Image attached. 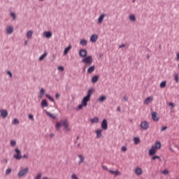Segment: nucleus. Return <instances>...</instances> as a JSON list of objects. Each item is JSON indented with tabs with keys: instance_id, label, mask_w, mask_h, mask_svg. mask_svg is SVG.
Here are the masks:
<instances>
[{
	"instance_id": "f257e3e1",
	"label": "nucleus",
	"mask_w": 179,
	"mask_h": 179,
	"mask_svg": "<svg viewBox=\"0 0 179 179\" xmlns=\"http://www.w3.org/2000/svg\"><path fill=\"white\" fill-rule=\"evenodd\" d=\"M61 127H64V130L66 132H69V131H71V127H69V121H68L67 119H63L60 120L59 122H57L55 125L57 131H59V128H61Z\"/></svg>"
},
{
	"instance_id": "f03ea898",
	"label": "nucleus",
	"mask_w": 179,
	"mask_h": 179,
	"mask_svg": "<svg viewBox=\"0 0 179 179\" xmlns=\"http://www.w3.org/2000/svg\"><path fill=\"white\" fill-rule=\"evenodd\" d=\"M92 94H93V90L90 89L87 91V96L83 99V100L81 101V104H80L78 106V110H82V108H83V107H87V102L90 101V97H92Z\"/></svg>"
},
{
	"instance_id": "7ed1b4c3",
	"label": "nucleus",
	"mask_w": 179,
	"mask_h": 179,
	"mask_svg": "<svg viewBox=\"0 0 179 179\" xmlns=\"http://www.w3.org/2000/svg\"><path fill=\"white\" fill-rule=\"evenodd\" d=\"M28 173L29 167L21 168L18 171L17 176L20 178H22V177H24V176H27Z\"/></svg>"
},
{
	"instance_id": "20e7f679",
	"label": "nucleus",
	"mask_w": 179,
	"mask_h": 179,
	"mask_svg": "<svg viewBox=\"0 0 179 179\" xmlns=\"http://www.w3.org/2000/svg\"><path fill=\"white\" fill-rule=\"evenodd\" d=\"M82 62L85 65H91L93 64V57L92 55L87 56L82 59Z\"/></svg>"
},
{
	"instance_id": "39448f33",
	"label": "nucleus",
	"mask_w": 179,
	"mask_h": 179,
	"mask_svg": "<svg viewBox=\"0 0 179 179\" xmlns=\"http://www.w3.org/2000/svg\"><path fill=\"white\" fill-rule=\"evenodd\" d=\"M15 154L13 155L14 159H16V160H20L22 159V151L19 150L18 148L15 149Z\"/></svg>"
},
{
	"instance_id": "423d86ee",
	"label": "nucleus",
	"mask_w": 179,
	"mask_h": 179,
	"mask_svg": "<svg viewBox=\"0 0 179 179\" xmlns=\"http://www.w3.org/2000/svg\"><path fill=\"white\" fill-rule=\"evenodd\" d=\"M140 127H141V129L146 131V129H149V122H148V121L141 122Z\"/></svg>"
},
{
	"instance_id": "0eeeda50",
	"label": "nucleus",
	"mask_w": 179,
	"mask_h": 179,
	"mask_svg": "<svg viewBox=\"0 0 179 179\" xmlns=\"http://www.w3.org/2000/svg\"><path fill=\"white\" fill-rule=\"evenodd\" d=\"M79 55L81 58H85L86 57H87V50L85 49L80 50Z\"/></svg>"
},
{
	"instance_id": "6e6552de",
	"label": "nucleus",
	"mask_w": 179,
	"mask_h": 179,
	"mask_svg": "<svg viewBox=\"0 0 179 179\" xmlns=\"http://www.w3.org/2000/svg\"><path fill=\"white\" fill-rule=\"evenodd\" d=\"M134 172L136 176H142V174H143V170H142V168L139 166L135 168Z\"/></svg>"
},
{
	"instance_id": "1a4fd4ad",
	"label": "nucleus",
	"mask_w": 179,
	"mask_h": 179,
	"mask_svg": "<svg viewBox=\"0 0 179 179\" xmlns=\"http://www.w3.org/2000/svg\"><path fill=\"white\" fill-rule=\"evenodd\" d=\"M153 101V96H148L147 97L144 101H143V104H145V106H149V104H150V103H152Z\"/></svg>"
},
{
	"instance_id": "9d476101",
	"label": "nucleus",
	"mask_w": 179,
	"mask_h": 179,
	"mask_svg": "<svg viewBox=\"0 0 179 179\" xmlns=\"http://www.w3.org/2000/svg\"><path fill=\"white\" fill-rule=\"evenodd\" d=\"M101 128L106 131L108 128V123L107 122V120L104 119L101 122Z\"/></svg>"
},
{
	"instance_id": "9b49d317",
	"label": "nucleus",
	"mask_w": 179,
	"mask_h": 179,
	"mask_svg": "<svg viewBox=\"0 0 179 179\" xmlns=\"http://www.w3.org/2000/svg\"><path fill=\"white\" fill-rule=\"evenodd\" d=\"M43 36L45 38H51V37H52V33L51 31H44L43 33Z\"/></svg>"
},
{
	"instance_id": "f8f14e48",
	"label": "nucleus",
	"mask_w": 179,
	"mask_h": 179,
	"mask_svg": "<svg viewBox=\"0 0 179 179\" xmlns=\"http://www.w3.org/2000/svg\"><path fill=\"white\" fill-rule=\"evenodd\" d=\"M151 116H152L153 121H157V122L159 121V115H157V113L152 112L151 113Z\"/></svg>"
},
{
	"instance_id": "ddd939ff",
	"label": "nucleus",
	"mask_w": 179,
	"mask_h": 179,
	"mask_svg": "<svg viewBox=\"0 0 179 179\" xmlns=\"http://www.w3.org/2000/svg\"><path fill=\"white\" fill-rule=\"evenodd\" d=\"M0 114L3 118H6V117H8V110L1 109L0 110Z\"/></svg>"
},
{
	"instance_id": "4468645a",
	"label": "nucleus",
	"mask_w": 179,
	"mask_h": 179,
	"mask_svg": "<svg viewBox=\"0 0 179 179\" xmlns=\"http://www.w3.org/2000/svg\"><path fill=\"white\" fill-rule=\"evenodd\" d=\"M152 146H153V148L157 150L159 149H162V143L159 141L155 142V145Z\"/></svg>"
},
{
	"instance_id": "2eb2a0df",
	"label": "nucleus",
	"mask_w": 179,
	"mask_h": 179,
	"mask_svg": "<svg viewBox=\"0 0 179 179\" xmlns=\"http://www.w3.org/2000/svg\"><path fill=\"white\" fill-rule=\"evenodd\" d=\"M107 15L106 14H101L99 17L98 18V23L99 24H101L103 23V20H104V17H106Z\"/></svg>"
},
{
	"instance_id": "dca6fc26",
	"label": "nucleus",
	"mask_w": 179,
	"mask_h": 179,
	"mask_svg": "<svg viewBox=\"0 0 179 179\" xmlns=\"http://www.w3.org/2000/svg\"><path fill=\"white\" fill-rule=\"evenodd\" d=\"M98 38H99V36L96 34H92L90 37V41L92 43H96Z\"/></svg>"
},
{
	"instance_id": "f3484780",
	"label": "nucleus",
	"mask_w": 179,
	"mask_h": 179,
	"mask_svg": "<svg viewBox=\"0 0 179 179\" xmlns=\"http://www.w3.org/2000/svg\"><path fill=\"white\" fill-rule=\"evenodd\" d=\"M157 152V150H155L153 146L151 147V148L149 150V155L153 156L154 155H156V152Z\"/></svg>"
},
{
	"instance_id": "a211bd4d",
	"label": "nucleus",
	"mask_w": 179,
	"mask_h": 179,
	"mask_svg": "<svg viewBox=\"0 0 179 179\" xmlns=\"http://www.w3.org/2000/svg\"><path fill=\"white\" fill-rule=\"evenodd\" d=\"M108 171L109 173H110V174H113V176H115V177H117V176H121V173L118 170H116V171L108 170Z\"/></svg>"
},
{
	"instance_id": "6ab92c4d",
	"label": "nucleus",
	"mask_w": 179,
	"mask_h": 179,
	"mask_svg": "<svg viewBox=\"0 0 179 179\" xmlns=\"http://www.w3.org/2000/svg\"><path fill=\"white\" fill-rule=\"evenodd\" d=\"M78 164H82V163H85V156L83 155H78Z\"/></svg>"
},
{
	"instance_id": "aec40b11",
	"label": "nucleus",
	"mask_w": 179,
	"mask_h": 179,
	"mask_svg": "<svg viewBox=\"0 0 179 179\" xmlns=\"http://www.w3.org/2000/svg\"><path fill=\"white\" fill-rule=\"evenodd\" d=\"M71 50H72V46L69 45V47L66 48L64 49L63 55H66L68 54V52H69V51H71Z\"/></svg>"
},
{
	"instance_id": "412c9836",
	"label": "nucleus",
	"mask_w": 179,
	"mask_h": 179,
	"mask_svg": "<svg viewBox=\"0 0 179 179\" xmlns=\"http://www.w3.org/2000/svg\"><path fill=\"white\" fill-rule=\"evenodd\" d=\"M96 69V67L94 66H91L88 69H87V73H93L94 72V70Z\"/></svg>"
},
{
	"instance_id": "4be33fe9",
	"label": "nucleus",
	"mask_w": 179,
	"mask_h": 179,
	"mask_svg": "<svg viewBox=\"0 0 179 179\" xmlns=\"http://www.w3.org/2000/svg\"><path fill=\"white\" fill-rule=\"evenodd\" d=\"M80 45H83V47H86L87 45V41L85 39H81L80 41Z\"/></svg>"
},
{
	"instance_id": "5701e85b",
	"label": "nucleus",
	"mask_w": 179,
	"mask_h": 179,
	"mask_svg": "<svg viewBox=\"0 0 179 179\" xmlns=\"http://www.w3.org/2000/svg\"><path fill=\"white\" fill-rule=\"evenodd\" d=\"M99 121V119L97 117H94L92 119H91L92 124H98Z\"/></svg>"
},
{
	"instance_id": "b1692460",
	"label": "nucleus",
	"mask_w": 179,
	"mask_h": 179,
	"mask_svg": "<svg viewBox=\"0 0 179 179\" xmlns=\"http://www.w3.org/2000/svg\"><path fill=\"white\" fill-rule=\"evenodd\" d=\"M96 138H101V134L103 132V130L101 129H97L96 130Z\"/></svg>"
},
{
	"instance_id": "393cba45",
	"label": "nucleus",
	"mask_w": 179,
	"mask_h": 179,
	"mask_svg": "<svg viewBox=\"0 0 179 179\" xmlns=\"http://www.w3.org/2000/svg\"><path fill=\"white\" fill-rule=\"evenodd\" d=\"M99 76H94V77H92V78L91 79V82L92 83H97L98 82V80H99Z\"/></svg>"
},
{
	"instance_id": "a878e982",
	"label": "nucleus",
	"mask_w": 179,
	"mask_h": 179,
	"mask_svg": "<svg viewBox=\"0 0 179 179\" xmlns=\"http://www.w3.org/2000/svg\"><path fill=\"white\" fill-rule=\"evenodd\" d=\"M166 86H167V81L166 80L162 81L159 85V87H161V89H164Z\"/></svg>"
},
{
	"instance_id": "bb28decb",
	"label": "nucleus",
	"mask_w": 179,
	"mask_h": 179,
	"mask_svg": "<svg viewBox=\"0 0 179 179\" xmlns=\"http://www.w3.org/2000/svg\"><path fill=\"white\" fill-rule=\"evenodd\" d=\"M41 107H48V103L47 102V100H45V99L42 100Z\"/></svg>"
},
{
	"instance_id": "cd10ccee",
	"label": "nucleus",
	"mask_w": 179,
	"mask_h": 179,
	"mask_svg": "<svg viewBox=\"0 0 179 179\" xmlns=\"http://www.w3.org/2000/svg\"><path fill=\"white\" fill-rule=\"evenodd\" d=\"M6 30H7V33H8V34H12L13 33V27H8Z\"/></svg>"
},
{
	"instance_id": "c85d7f7f",
	"label": "nucleus",
	"mask_w": 179,
	"mask_h": 179,
	"mask_svg": "<svg viewBox=\"0 0 179 179\" xmlns=\"http://www.w3.org/2000/svg\"><path fill=\"white\" fill-rule=\"evenodd\" d=\"M27 38H31L33 37V31H28L27 33Z\"/></svg>"
},
{
	"instance_id": "c756f323",
	"label": "nucleus",
	"mask_w": 179,
	"mask_h": 179,
	"mask_svg": "<svg viewBox=\"0 0 179 179\" xmlns=\"http://www.w3.org/2000/svg\"><path fill=\"white\" fill-rule=\"evenodd\" d=\"M46 114H47V115H48L49 117H50V118H52V120H55L56 116L54 115V114H52V113H50V112H48V111H46Z\"/></svg>"
},
{
	"instance_id": "7c9ffc66",
	"label": "nucleus",
	"mask_w": 179,
	"mask_h": 179,
	"mask_svg": "<svg viewBox=\"0 0 179 179\" xmlns=\"http://www.w3.org/2000/svg\"><path fill=\"white\" fill-rule=\"evenodd\" d=\"M106 99H107V97L106 96H101L99 99V101H100L101 103H103V101H106Z\"/></svg>"
},
{
	"instance_id": "2f4dec72",
	"label": "nucleus",
	"mask_w": 179,
	"mask_h": 179,
	"mask_svg": "<svg viewBox=\"0 0 179 179\" xmlns=\"http://www.w3.org/2000/svg\"><path fill=\"white\" fill-rule=\"evenodd\" d=\"M45 96L47 97V99H48L50 101H52V103H54V98L52 96H51L50 94H46Z\"/></svg>"
},
{
	"instance_id": "473e14b6",
	"label": "nucleus",
	"mask_w": 179,
	"mask_h": 179,
	"mask_svg": "<svg viewBox=\"0 0 179 179\" xmlns=\"http://www.w3.org/2000/svg\"><path fill=\"white\" fill-rule=\"evenodd\" d=\"M134 141L135 145H138V143H140V142H141V139H139V138H138V137H135L134 138Z\"/></svg>"
},
{
	"instance_id": "72a5a7b5",
	"label": "nucleus",
	"mask_w": 179,
	"mask_h": 179,
	"mask_svg": "<svg viewBox=\"0 0 179 179\" xmlns=\"http://www.w3.org/2000/svg\"><path fill=\"white\" fill-rule=\"evenodd\" d=\"M129 20L131 21V22H135L136 20V17H135V15H131L129 16Z\"/></svg>"
},
{
	"instance_id": "f704fd0d",
	"label": "nucleus",
	"mask_w": 179,
	"mask_h": 179,
	"mask_svg": "<svg viewBox=\"0 0 179 179\" xmlns=\"http://www.w3.org/2000/svg\"><path fill=\"white\" fill-rule=\"evenodd\" d=\"M43 177V173H38L35 178L34 179H41V178Z\"/></svg>"
},
{
	"instance_id": "c9c22d12",
	"label": "nucleus",
	"mask_w": 179,
	"mask_h": 179,
	"mask_svg": "<svg viewBox=\"0 0 179 179\" xmlns=\"http://www.w3.org/2000/svg\"><path fill=\"white\" fill-rule=\"evenodd\" d=\"M46 57H47V52H45L43 55H42L39 57V61H43V59H44V58H45Z\"/></svg>"
},
{
	"instance_id": "e433bc0d",
	"label": "nucleus",
	"mask_w": 179,
	"mask_h": 179,
	"mask_svg": "<svg viewBox=\"0 0 179 179\" xmlns=\"http://www.w3.org/2000/svg\"><path fill=\"white\" fill-rule=\"evenodd\" d=\"M10 146H12L13 148H14V146H16V141H15V140L10 141Z\"/></svg>"
},
{
	"instance_id": "4c0bfd02",
	"label": "nucleus",
	"mask_w": 179,
	"mask_h": 179,
	"mask_svg": "<svg viewBox=\"0 0 179 179\" xmlns=\"http://www.w3.org/2000/svg\"><path fill=\"white\" fill-rule=\"evenodd\" d=\"M11 173H12V169L10 168H8L6 169V176H9V174H10Z\"/></svg>"
},
{
	"instance_id": "58836bf2",
	"label": "nucleus",
	"mask_w": 179,
	"mask_h": 179,
	"mask_svg": "<svg viewBox=\"0 0 179 179\" xmlns=\"http://www.w3.org/2000/svg\"><path fill=\"white\" fill-rule=\"evenodd\" d=\"M13 124L14 125H17V124H19V120L15 118V119L13 120Z\"/></svg>"
},
{
	"instance_id": "ea45409f",
	"label": "nucleus",
	"mask_w": 179,
	"mask_h": 179,
	"mask_svg": "<svg viewBox=\"0 0 179 179\" xmlns=\"http://www.w3.org/2000/svg\"><path fill=\"white\" fill-rule=\"evenodd\" d=\"M174 79L176 82V83H178L179 82V77H178V74H176L175 76H174Z\"/></svg>"
},
{
	"instance_id": "a19ab883",
	"label": "nucleus",
	"mask_w": 179,
	"mask_h": 179,
	"mask_svg": "<svg viewBox=\"0 0 179 179\" xmlns=\"http://www.w3.org/2000/svg\"><path fill=\"white\" fill-rule=\"evenodd\" d=\"M156 159L160 160V157H159V155H155L152 157V160H156Z\"/></svg>"
},
{
	"instance_id": "79ce46f5",
	"label": "nucleus",
	"mask_w": 179,
	"mask_h": 179,
	"mask_svg": "<svg viewBox=\"0 0 179 179\" xmlns=\"http://www.w3.org/2000/svg\"><path fill=\"white\" fill-rule=\"evenodd\" d=\"M71 179H79V178H78V176H76V174L72 173V175H71Z\"/></svg>"
},
{
	"instance_id": "37998d69",
	"label": "nucleus",
	"mask_w": 179,
	"mask_h": 179,
	"mask_svg": "<svg viewBox=\"0 0 179 179\" xmlns=\"http://www.w3.org/2000/svg\"><path fill=\"white\" fill-rule=\"evenodd\" d=\"M44 93H45V90H44V88L41 89L40 94H44Z\"/></svg>"
},
{
	"instance_id": "c03bdc74",
	"label": "nucleus",
	"mask_w": 179,
	"mask_h": 179,
	"mask_svg": "<svg viewBox=\"0 0 179 179\" xmlns=\"http://www.w3.org/2000/svg\"><path fill=\"white\" fill-rule=\"evenodd\" d=\"M29 120H31V121H34V116L33 115H29Z\"/></svg>"
},
{
	"instance_id": "a18cd8bd",
	"label": "nucleus",
	"mask_w": 179,
	"mask_h": 179,
	"mask_svg": "<svg viewBox=\"0 0 179 179\" xmlns=\"http://www.w3.org/2000/svg\"><path fill=\"white\" fill-rule=\"evenodd\" d=\"M162 173V174L167 175V174H169V170L165 169Z\"/></svg>"
},
{
	"instance_id": "49530a36",
	"label": "nucleus",
	"mask_w": 179,
	"mask_h": 179,
	"mask_svg": "<svg viewBox=\"0 0 179 179\" xmlns=\"http://www.w3.org/2000/svg\"><path fill=\"white\" fill-rule=\"evenodd\" d=\"M10 16H12L13 19H16V14L15 13H11Z\"/></svg>"
},
{
	"instance_id": "de8ad7c7",
	"label": "nucleus",
	"mask_w": 179,
	"mask_h": 179,
	"mask_svg": "<svg viewBox=\"0 0 179 179\" xmlns=\"http://www.w3.org/2000/svg\"><path fill=\"white\" fill-rule=\"evenodd\" d=\"M122 152H127V147L126 146H122Z\"/></svg>"
},
{
	"instance_id": "09e8293b",
	"label": "nucleus",
	"mask_w": 179,
	"mask_h": 179,
	"mask_svg": "<svg viewBox=\"0 0 179 179\" xmlns=\"http://www.w3.org/2000/svg\"><path fill=\"white\" fill-rule=\"evenodd\" d=\"M166 129H167V126H164L162 128L161 131H166Z\"/></svg>"
},
{
	"instance_id": "8fccbe9b",
	"label": "nucleus",
	"mask_w": 179,
	"mask_h": 179,
	"mask_svg": "<svg viewBox=\"0 0 179 179\" xmlns=\"http://www.w3.org/2000/svg\"><path fill=\"white\" fill-rule=\"evenodd\" d=\"M59 71H64V66H58Z\"/></svg>"
},
{
	"instance_id": "3c124183",
	"label": "nucleus",
	"mask_w": 179,
	"mask_h": 179,
	"mask_svg": "<svg viewBox=\"0 0 179 179\" xmlns=\"http://www.w3.org/2000/svg\"><path fill=\"white\" fill-rule=\"evenodd\" d=\"M59 97H61V95L59 94H55V98L56 99H59Z\"/></svg>"
},
{
	"instance_id": "603ef678",
	"label": "nucleus",
	"mask_w": 179,
	"mask_h": 179,
	"mask_svg": "<svg viewBox=\"0 0 179 179\" xmlns=\"http://www.w3.org/2000/svg\"><path fill=\"white\" fill-rule=\"evenodd\" d=\"M102 169L103 170H106V171L108 170V168L106 166H103Z\"/></svg>"
},
{
	"instance_id": "864d4df0",
	"label": "nucleus",
	"mask_w": 179,
	"mask_h": 179,
	"mask_svg": "<svg viewBox=\"0 0 179 179\" xmlns=\"http://www.w3.org/2000/svg\"><path fill=\"white\" fill-rule=\"evenodd\" d=\"M7 73L10 76V78H12V73L10 71H8Z\"/></svg>"
},
{
	"instance_id": "5fc2aeb1",
	"label": "nucleus",
	"mask_w": 179,
	"mask_h": 179,
	"mask_svg": "<svg viewBox=\"0 0 179 179\" xmlns=\"http://www.w3.org/2000/svg\"><path fill=\"white\" fill-rule=\"evenodd\" d=\"M169 106H171L172 108H174V103H173V102H170Z\"/></svg>"
},
{
	"instance_id": "6e6d98bb",
	"label": "nucleus",
	"mask_w": 179,
	"mask_h": 179,
	"mask_svg": "<svg viewBox=\"0 0 179 179\" xmlns=\"http://www.w3.org/2000/svg\"><path fill=\"white\" fill-rule=\"evenodd\" d=\"M176 61H179V53L176 54Z\"/></svg>"
},
{
	"instance_id": "4d7b16f0",
	"label": "nucleus",
	"mask_w": 179,
	"mask_h": 179,
	"mask_svg": "<svg viewBox=\"0 0 179 179\" xmlns=\"http://www.w3.org/2000/svg\"><path fill=\"white\" fill-rule=\"evenodd\" d=\"M43 94H40L39 96H38V98H39V99H43Z\"/></svg>"
},
{
	"instance_id": "13d9d810",
	"label": "nucleus",
	"mask_w": 179,
	"mask_h": 179,
	"mask_svg": "<svg viewBox=\"0 0 179 179\" xmlns=\"http://www.w3.org/2000/svg\"><path fill=\"white\" fill-rule=\"evenodd\" d=\"M123 99L124 100V101H128V97L127 96H124Z\"/></svg>"
},
{
	"instance_id": "bf43d9fd",
	"label": "nucleus",
	"mask_w": 179,
	"mask_h": 179,
	"mask_svg": "<svg viewBox=\"0 0 179 179\" xmlns=\"http://www.w3.org/2000/svg\"><path fill=\"white\" fill-rule=\"evenodd\" d=\"M28 157H27V155H24L22 156V158H23V159H28Z\"/></svg>"
},
{
	"instance_id": "052dcab7",
	"label": "nucleus",
	"mask_w": 179,
	"mask_h": 179,
	"mask_svg": "<svg viewBox=\"0 0 179 179\" xmlns=\"http://www.w3.org/2000/svg\"><path fill=\"white\" fill-rule=\"evenodd\" d=\"M123 47H125V44H122L121 45H120V48H123Z\"/></svg>"
},
{
	"instance_id": "680f3d73",
	"label": "nucleus",
	"mask_w": 179,
	"mask_h": 179,
	"mask_svg": "<svg viewBox=\"0 0 179 179\" xmlns=\"http://www.w3.org/2000/svg\"><path fill=\"white\" fill-rule=\"evenodd\" d=\"M117 111H119V112L121 111V108L117 107Z\"/></svg>"
},
{
	"instance_id": "e2e57ef3",
	"label": "nucleus",
	"mask_w": 179,
	"mask_h": 179,
	"mask_svg": "<svg viewBox=\"0 0 179 179\" xmlns=\"http://www.w3.org/2000/svg\"><path fill=\"white\" fill-rule=\"evenodd\" d=\"M50 136L51 138H52V136H54V134H50Z\"/></svg>"
},
{
	"instance_id": "0e129e2a",
	"label": "nucleus",
	"mask_w": 179,
	"mask_h": 179,
	"mask_svg": "<svg viewBox=\"0 0 179 179\" xmlns=\"http://www.w3.org/2000/svg\"><path fill=\"white\" fill-rule=\"evenodd\" d=\"M5 163H8V159H4Z\"/></svg>"
},
{
	"instance_id": "69168bd1",
	"label": "nucleus",
	"mask_w": 179,
	"mask_h": 179,
	"mask_svg": "<svg viewBox=\"0 0 179 179\" xmlns=\"http://www.w3.org/2000/svg\"><path fill=\"white\" fill-rule=\"evenodd\" d=\"M42 179H49L48 177H43Z\"/></svg>"
},
{
	"instance_id": "338daca9",
	"label": "nucleus",
	"mask_w": 179,
	"mask_h": 179,
	"mask_svg": "<svg viewBox=\"0 0 179 179\" xmlns=\"http://www.w3.org/2000/svg\"><path fill=\"white\" fill-rule=\"evenodd\" d=\"M25 44H27V41H25Z\"/></svg>"
},
{
	"instance_id": "774afa93",
	"label": "nucleus",
	"mask_w": 179,
	"mask_h": 179,
	"mask_svg": "<svg viewBox=\"0 0 179 179\" xmlns=\"http://www.w3.org/2000/svg\"><path fill=\"white\" fill-rule=\"evenodd\" d=\"M40 1H44V0H40Z\"/></svg>"
}]
</instances>
